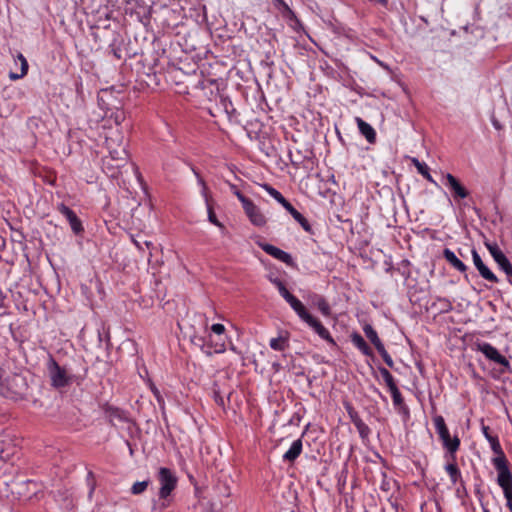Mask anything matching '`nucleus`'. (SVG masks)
Returning <instances> with one entry per match:
<instances>
[{
  "label": "nucleus",
  "mask_w": 512,
  "mask_h": 512,
  "mask_svg": "<svg viewBox=\"0 0 512 512\" xmlns=\"http://www.w3.org/2000/svg\"><path fill=\"white\" fill-rule=\"evenodd\" d=\"M106 147L109 152V158L104 160V169L111 177H116L118 169L128 161V153L124 143L122 132L116 127L111 129L105 136Z\"/></svg>",
  "instance_id": "1"
},
{
  "label": "nucleus",
  "mask_w": 512,
  "mask_h": 512,
  "mask_svg": "<svg viewBox=\"0 0 512 512\" xmlns=\"http://www.w3.org/2000/svg\"><path fill=\"white\" fill-rule=\"evenodd\" d=\"M157 479L160 484L159 500L154 503L153 509L163 511L171 504L169 497L176 488L178 479L175 473L166 467H161L158 470Z\"/></svg>",
  "instance_id": "2"
},
{
  "label": "nucleus",
  "mask_w": 512,
  "mask_h": 512,
  "mask_svg": "<svg viewBox=\"0 0 512 512\" xmlns=\"http://www.w3.org/2000/svg\"><path fill=\"white\" fill-rule=\"evenodd\" d=\"M433 423L440 440L442 441L443 447L446 449L450 460H456V452L460 447V439L458 436H451L449 429L445 423L443 416L435 415L433 417Z\"/></svg>",
  "instance_id": "3"
},
{
  "label": "nucleus",
  "mask_w": 512,
  "mask_h": 512,
  "mask_svg": "<svg viewBox=\"0 0 512 512\" xmlns=\"http://www.w3.org/2000/svg\"><path fill=\"white\" fill-rule=\"evenodd\" d=\"M487 440L491 444V449L496 454V457L492 459V463L498 472L497 479L511 476L512 473L509 470L508 461L501 448V445L496 437L487 436Z\"/></svg>",
  "instance_id": "4"
},
{
  "label": "nucleus",
  "mask_w": 512,
  "mask_h": 512,
  "mask_svg": "<svg viewBox=\"0 0 512 512\" xmlns=\"http://www.w3.org/2000/svg\"><path fill=\"white\" fill-rule=\"evenodd\" d=\"M48 370L53 387L63 388L71 383L72 378L66 369L60 367L53 358H50L48 362Z\"/></svg>",
  "instance_id": "5"
},
{
  "label": "nucleus",
  "mask_w": 512,
  "mask_h": 512,
  "mask_svg": "<svg viewBox=\"0 0 512 512\" xmlns=\"http://www.w3.org/2000/svg\"><path fill=\"white\" fill-rule=\"evenodd\" d=\"M299 318L307 323L322 339L327 341L329 344L336 346V342L329 333V331L323 326V324L310 315L306 308L301 310L298 314Z\"/></svg>",
  "instance_id": "6"
},
{
  "label": "nucleus",
  "mask_w": 512,
  "mask_h": 512,
  "mask_svg": "<svg viewBox=\"0 0 512 512\" xmlns=\"http://www.w3.org/2000/svg\"><path fill=\"white\" fill-rule=\"evenodd\" d=\"M476 349L483 353L487 359L502 366L509 367V361L491 344L480 342L476 344Z\"/></svg>",
  "instance_id": "7"
},
{
  "label": "nucleus",
  "mask_w": 512,
  "mask_h": 512,
  "mask_svg": "<svg viewBox=\"0 0 512 512\" xmlns=\"http://www.w3.org/2000/svg\"><path fill=\"white\" fill-rule=\"evenodd\" d=\"M443 179L455 199H464L469 196L468 190L451 173L444 174Z\"/></svg>",
  "instance_id": "8"
},
{
  "label": "nucleus",
  "mask_w": 512,
  "mask_h": 512,
  "mask_svg": "<svg viewBox=\"0 0 512 512\" xmlns=\"http://www.w3.org/2000/svg\"><path fill=\"white\" fill-rule=\"evenodd\" d=\"M57 209L63 216L66 217L71 226L72 231L75 234H80L83 231L82 222L73 210H71L68 206H66L63 203L59 204Z\"/></svg>",
  "instance_id": "9"
},
{
  "label": "nucleus",
  "mask_w": 512,
  "mask_h": 512,
  "mask_svg": "<svg viewBox=\"0 0 512 512\" xmlns=\"http://www.w3.org/2000/svg\"><path fill=\"white\" fill-rule=\"evenodd\" d=\"M471 254H472V258H473V263H474L475 267L477 268V270L479 271V274L481 275V277L484 278L487 281L492 282V283H497L498 282V278L484 264V262L482 261L480 255L478 254V252L475 249H473L471 251Z\"/></svg>",
  "instance_id": "10"
},
{
  "label": "nucleus",
  "mask_w": 512,
  "mask_h": 512,
  "mask_svg": "<svg viewBox=\"0 0 512 512\" xmlns=\"http://www.w3.org/2000/svg\"><path fill=\"white\" fill-rule=\"evenodd\" d=\"M243 209L253 225L261 227L266 224L265 216L252 201L245 205Z\"/></svg>",
  "instance_id": "11"
},
{
  "label": "nucleus",
  "mask_w": 512,
  "mask_h": 512,
  "mask_svg": "<svg viewBox=\"0 0 512 512\" xmlns=\"http://www.w3.org/2000/svg\"><path fill=\"white\" fill-rule=\"evenodd\" d=\"M259 246L269 255L272 257L291 265L293 263L292 257L289 253L271 245V244H259Z\"/></svg>",
  "instance_id": "12"
},
{
  "label": "nucleus",
  "mask_w": 512,
  "mask_h": 512,
  "mask_svg": "<svg viewBox=\"0 0 512 512\" xmlns=\"http://www.w3.org/2000/svg\"><path fill=\"white\" fill-rule=\"evenodd\" d=\"M498 485L502 488L504 497L506 499V505L510 512H512V475L497 479Z\"/></svg>",
  "instance_id": "13"
},
{
  "label": "nucleus",
  "mask_w": 512,
  "mask_h": 512,
  "mask_svg": "<svg viewBox=\"0 0 512 512\" xmlns=\"http://www.w3.org/2000/svg\"><path fill=\"white\" fill-rule=\"evenodd\" d=\"M278 291L280 295L289 303L296 314L305 308L302 302L286 289L285 285L281 286Z\"/></svg>",
  "instance_id": "14"
},
{
  "label": "nucleus",
  "mask_w": 512,
  "mask_h": 512,
  "mask_svg": "<svg viewBox=\"0 0 512 512\" xmlns=\"http://www.w3.org/2000/svg\"><path fill=\"white\" fill-rule=\"evenodd\" d=\"M356 123L360 133L366 138V140L369 143H374L376 140V132L374 128L360 117L356 118Z\"/></svg>",
  "instance_id": "15"
},
{
  "label": "nucleus",
  "mask_w": 512,
  "mask_h": 512,
  "mask_svg": "<svg viewBox=\"0 0 512 512\" xmlns=\"http://www.w3.org/2000/svg\"><path fill=\"white\" fill-rule=\"evenodd\" d=\"M445 471L450 477L452 484L463 483L461 472L456 464V460H450L447 457V464L445 465Z\"/></svg>",
  "instance_id": "16"
},
{
  "label": "nucleus",
  "mask_w": 512,
  "mask_h": 512,
  "mask_svg": "<svg viewBox=\"0 0 512 512\" xmlns=\"http://www.w3.org/2000/svg\"><path fill=\"white\" fill-rule=\"evenodd\" d=\"M443 256L446 259V261L456 270L460 272H465L467 270V266L460 259H458L455 253L450 249H444Z\"/></svg>",
  "instance_id": "17"
},
{
  "label": "nucleus",
  "mask_w": 512,
  "mask_h": 512,
  "mask_svg": "<svg viewBox=\"0 0 512 512\" xmlns=\"http://www.w3.org/2000/svg\"><path fill=\"white\" fill-rule=\"evenodd\" d=\"M302 452V441L301 439L295 440L289 450L283 455L284 461L293 462Z\"/></svg>",
  "instance_id": "18"
},
{
  "label": "nucleus",
  "mask_w": 512,
  "mask_h": 512,
  "mask_svg": "<svg viewBox=\"0 0 512 512\" xmlns=\"http://www.w3.org/2000/svg\"><path fill=\"white\" fill-rule=\"evenodd\" d=\"M498 266L505 272L508 277V281L512 284V265L508 258L502 253L500 256L494 258Z\"/></svg>",
  "instance_id": "19"
},
{
  "label": "nucleus",
  "mask_w": 512,
  "mask_h": 512,
  "mask_svg": "<svg viewBox=\"0 0 512 512\" xmlns=\"http://www.w3.org/2000/svg\"><path fill=\"white\" fill-rule=\"evenodd\" d=\"M363 331L366 337L371 341V343L375 346L376 349H383L384 345L381 342L380 338L378 337L376 330L371 325L366 324L363 327Z\"/></svg>",
  "instance_id": "20"
},
{
  "label": "nucleus",
  "mask_w": 512,
  "mask_h": 512,
  "mask_svg": "<svg viewBox=\"0 0 512 512\" xmlns=\"http://www.w3.org/2000/svg\"><path fill=\"white\" fill-rule=\"evenodd\" d=\"M262 188L271 196L273 197L278 203H280L285 209L291 204L290 202H288L284 197L283 195L278 191L276 190L275 188H273L272 186L268 185V184H263L261 185Z\"/></svg>",
  "instance_id": "21"
},
{
  "label": "nucleus",
  "mask_w": 512,
  "mask_h": 512,
  "mask_svg": "<svg viewBox=\"0 0 512 512\" xmlns=\"http://www.w3.org/2000/svg\"><path fill=\"white\" fill-rule=\"evenodd\" d=\"M286 210L291 214V216L297 221L302 228L309 232L311 230V226L308 222V220L300 213L298 212L291 204L286 208Z\"/></svg>",
  "instance_id": "22"
},
{
  "label": "nucleus",
  "mask_w": 512,
  "mask_h": 512,
  "mask_svg": "<svg viewBox=\"0 0 512 512\" xmlns=\"http://www.w3.org/2000/svg\"><path fill=\"white\" fill-rule=\"evenodd\" d=\"M352 343L364 354L367 356L372 355V350L365 342L363 337L357 333L351 336Z\"/></svg>",
  "instance_id": "23"
},
{
  "label": "nucleus",
  "mask_w": 512,
  "mask_h": 512,
  "mask_svg": "<svg viewBox=\"0 0 512 512\" xmlns=\"http://www.w3.org/2000/svg\"><path fill=\"white\" fill-rule=\"evenodd\" d=\"M269 345L275 351H284L289 346V339L287 336L279 335L276 338H272Z\"/></svg>",
  "instance_id": "24"
},
{
  "label": "nucleus",
  "mask_w": 512,
  "mask_h": 512,
  "mask_svg": "<svg viewBox=\"0 0 512 512\" xmlns=\"http://www.w3.org/2000/svg\"><path fill=\"white\" fill-rule=\"evenodd\" d=\"M411 161H412L413 165L415 166V168L417 169L419 174H421L430 183H433V184L436 185V182L434 181V179L430 175L429 168H428V166L425 163L420 162L417 158H412Z\"/></svg>",
  "instance_id": "25"
},
{
  "label": "nucleus",
  "mask_w": 512,
  "mask_h": 512,
  "mask_svg": "<svg viewBox=\"0 0 512 512\" xmlns=\"http://www.w3.org/2000/svg\"><path fill=\"white\" fill-rule=\"evenodd\" d=\"M312 304L316 306L324 316L331 314V308L322 296L315 295Z\"/></svg>",
  "instance_id": "26"
},
{
  "label": "nucleus",
  "mask_w": 512,
  "mask_h": 512,
  "mask_svg": "<svg viewBox=\"0 0 512 512\" xmlns=\"http://www.w3.org/2000/svg\"><path fill=\"white\" fill-rule=\"evenodd\" d=\"M379 371L389 391L397 387L392 374L386 368H380Z\"/></svg>",
  "instance_id": "27"
},
{
  "label": "nucleus",
  "mask_w": 512,
  "mask_h": 512,
  "mask_svg": "<svg viewBox=\"0 0 512 512\" xmlns=\"http://www.w3.org/2000/svg\"><path fill=\"white\" fill-rule=\"evenodd\" d=\"M353 423L362 438H366L369 435V427L359 417L353 418Z\"/></svg>",
  "instance_id": "28"
},
{
  "label": "nucleus",
  "mask_w": 512,
  "mask_h": 512,
  "mask_svg": "<svg viewBox=\"0 0 512 512\" xmlns=\"http://www.w3.org/2000/svg\"><path fill=\"white\" fill-rule=\"evenodd\" d=\"M149 483V480L135 482L131 487V493L134 495L143 493L147 489Z\"/></svg>",
  "instance_id": "29"
},
{
  "label": "nucleus",
  "mask_w": 512,
  "mask_h": 512,
  "mask_svg": "<svg viewBox=\"0 0 512 512\" xmlns=\"http://www.w3.org/2000/svg\"><path fill=\"white\" fill-rule=\"evenodd\" d=\"M27 72H28V62L26 59H23V61L21 63V72L20 73L10 72L9 78L11 80H18V79L23 78L27 74Z\"/></svg>",
  "instance_id": "30"
},
{
  "label": "nucleus",
  "mask_w": 512,
  "mask_h": 512,
  "mask_svg": "<svg viewBox=\"0 0 512 512\" xmlns=\"http://www.w3.org/2000/svg\"><path fill=\"white\" fill-rule=\"evenodd\" d=\"M390 393H391V396L393 399L394 406L399 407V408L404 407V399H403L398 387L392 389L390 391Z\"/></svg>",
  "instance_id": "31"
},
{
  "label": "nucleus",
  "mask_w": 512,
  "mask_h": 512,
  "mask_svg": "<svg viewBox=\"0 0 512 512\" xmlns=\"http://www.w3.org/2000/svg\"><path fill=\"white\" fill-rule=\"evenodd\" d=\"M149 388L153 395L155 396L159 406L163 409L164 408V399L159 391V389L155 386V384L151 381H149Z\"/></svg>",
  "instance_id": "32"
},
{
  "label": "nucleus",
  "mask_w": 512,
  "mask_h": 512,
  "mask_svg": "<svg viewBox=\"0 0 512 512\" xmlns=\"http://www.w3.org/2000/svg\"><path fill=\"white\" fill-rule=\"evenodd\" d=\"M484 244L488 251L490 252L493 259L500 256L503 253L502 250L497 245V243H490L486 241Z\"/></svg>",
  "instance_id": "33"
},
{
  "label": "nucleus",
  "mask_w": 512,
  "mask_h": 512,
  "mask_svg": "<svg viewBox=\"0 0 512 512\" xmlns=\"http://www.w3.org/2000/svg\"><path fill=\"white\" fill-rule=\"evenodd\" d=\"M208 219L215 226L220 227V228L224 227L223 224L218 221L212 207H210V206H208Z\"/></svg>",
  "instance_id": "34"
},
{
  "label": "nucleus",
  "mask_w": 512,
  "mask_h": 512,
  "mask_svg": "<svg viewBox=\"0 0 512 512\" xmlns=\"http://www.w3.org/2000/svg\"><path fill=\"white\" fill-rule=\"evenodd\" d=\"M231 189L234 191V194L239 199V201L242 203L243 207L251 201L250 199L246 198L239 190H237L235 185H231Z\"/></svg>",
  "instance_id": "35"
},
{
  "label": "nucleus",
  "mask_w": 512,
  "mask_h": 512,
  "mask_svg": "<svg viewBox=\"0 0 512 512\" xmlns=\"http://www.w3.org/2000/svg\"><path fill=\"white\" fill-rule=\"evenodd\" d=\"M377 351L380 353V355L382 356L384 362L389 366V367H392L393 366V360L391 358V356L388 354V352L386 351L385 347L383 346V349L379 348L377 349Z\"/></svg>",
  "instance_id": "36"
},
{
  "label": "nucleus",
  "mask_w": 512,
  "mask_h": 512,
  "mask_svg": "<svg viewBox=\"0 0 512 512\" xmlns=\"http://www.w3.org/2000/svg\"><path fill=\"white\" fill-rule=\"evenodd\" d=\"M132 241H133V243L135 244V246H136L139 250H141V251L144 249V247H143V246L147 247L148 249L152 246V242L147 241V240H145V241L141 242V241H139L138 239H136L135 237H132Z\"/></svg>",
  "instance_id": "37"
},
{
  "label": "nucleus",
  "mask_w": 512,
  "mask_h": 512,
  "mask_svg": "<svg viewBox=\"0 0 512 512\" xmlns=\"http://www.w3.org/2000/svg\"><path fill=\"white\" fill-rule=\"evenodd\" d=\"M211 331L215 333L216 335H223L225 332V327L223 324L216 323L211 326Z\"/></svg>",
  "instance_id": "38"
},
{
  "label": "nucleus",
  "mask_w": 512,
  "mask_h": 512,
  "mask_svg": "<svg viewBox=\"0 0 512 512\" xmlns=\"http://www.w3.org/2000/svg\"><path fill=\"white\" fill-rule=\"evenodd\" d=\"M195 174L197 176L199 185L202 187V194L206 198L207 197L208 187H207L205 181L199 176V174H197V173H195Z\"/></svg>",
  "instance_id": "39"
},
{
  "label": "nucleus",
  "mask_w": 512,
  "mask_h": 512,
  "mask_svg": "<svg viewBox=\"0 0 512 512\" xmlns=\"http://www.w3.org/2000/svg\"><path fill=\"white\" fill-rule=\"evenodd\" d=\"M224 351H225V342L224 341L217 342L214 346V352L222 353Z\"/></svg>",
  "instance_id": "40"
},
{
  "label": "nucleus",
  "mask_w": 512,
  "mask_h": 512,
  "mask_svg": "<svg viewBox=\"0 0 512 512\" xmlns=\"http://www.w3.org/2000/svg\"><path fill=\"white\" fill-rule=\"evenodd\" d=\"M269 280L271 281V283H273L277 289H279L281 286H283V282L279 279V278H273V277H269Z\"/></svg>",
  "instance_id": "41"
},
{
  "label": "nucleus",
  "mask_w": 512,
  "mask_h": 512,
  "mask_svg": "<svg viewBox=\"0 0 512 512\" xmlns=\"http://www.w3.org/2000/svg\"><path fill=\"white\" fill-rule=\"evenodd\" d=\"M214 398L218 405L224 406V399L222 396H220V394L218 392L214 393Z\"/></svg>",
  "instance_id": "42"
},
{
  "label": "nucleus",
  "mask_w": 512,
  "mask_h": 512,
  "mask_svg": "<svg viewBox=\"0 0 512 512\" xmlns=\"http://www.w3.org/2000/svg\"><path fill=\"white\" fill-rule=\"evenodd\" d=\"M369 1L372 2V3H379L382 6H386L387 2H388V0H369Z\"/></svg>",
  "instance_id": "43"
},
{
  "label": "nucleus",
  "mask_w": 512,
  "mask_h": 512,
  "mask_svg": "<svg viewBox=\"0 0 512 512\" xmlns=\"http://www.w3.org/2000/svg\"><path fill=\"white\" fill-rule=\"evenodd\" d=\"M275 3L285 7L286 9L288 8L287 4L283 1V0H274Z\"/></svg>",
  "instance_id": "44"
},
{
  "label": "nucleus",
  "mask_w": 512,
  "mask_h": 512,
  "mask_svg": "<svg viewBox=\"0 0 512 512\" xmlns=\"http://www.w3.org/2000/svg\"><path fill=\"white\" fill-rule=\"evenodd\" d=\"M16 59L20 61V64L22 63L23 59H26L21 53H18L16 56Z\"/></svg>",
  "instance_id": "45"
},
{
  "label": "nucleus",
  "mask_w": 512,
  "mask_h": 512,
  "mask_svg": "<svg viewBox=\"0 0 512 512\" xmlns=\"http://www.w3.org/2000/svg\"><path fill=\"white\" fill-rule=\"evenodd\" d=\"M351 419L358 417L357 414L350 412Z\"/></svg>",
  "instance_id": "46"
},
{
  "label": "nucleus",
  "mask_w": 512,
  "mask_h": 512,
  "mask_svg": "<svg viewBox=\"0 0 512 512\" xmlns=\"http://www.w3.org/2000/svg\"><path fill=\"white\" fill-rule=\"evenodd\" d=\"M487 429H488L487 427H484V434H485V436H486V437H487V436H490V435L487 433Z\"/></svg>",
  "instance_id": "47"
}]
</instances>
